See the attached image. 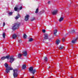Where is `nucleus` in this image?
<instances>
[{"mask_svg": "<svg viewBox=\"0 0 78 78\" xmlns=\"http://www.w3.org/2000/svg\"><path fill=\"white\" fill-rule=\"evenodd\" d=\"M28 71L30 73H31L33 75H34L35 73H37V71H36V69H33V67L31 66L28 69Z\"/></svg>", "mask_w": 78, "mask_h": 78, "instance_id": "f03ea898", "label": "nucleus"}, {"mask_svg": "<svg viewBox=\"0 0 78 78\" xmlns=\"http://www.w3.org/2000/svg\"><path fill=\"white\" fill-rule=\"evenodd\" d=\"M23 78V77H22V78Z\"/></svg>", "mask_w": 78, "mask_h": 78, "instance_id": "58836bf2", "label": "nucleus"}, {"mask_svg": "<svg viewBox=\"0 0 78 78\" xmlns=\"http://www.w3.org/2000/svg\"><path fill=\"white\" fill-rule=\"evenodd\" d=\"M10 56V55H8L6 56H4L3 57H2L1 58V59L2 60H5V59H9V57Z\"/></svg>", "mask_w": 78, "mask_h": 78, "instance_id": "0eeeda50", "label": "nucleus"}, {"mask_svg": "<svg viewBox=\"0 0 78 78\" xmlns=\"http://www.w3.org/2000/svg\"><path fill=\"white\" fill-rule=\"evenodd\" d=\"M44 60L46 63L47 62V61H48V58L46 57H44Z\"/></svg>", "mask_w": 78, "mask_h": 78, "instance_id": "ddd939ff", "label": "nucleus"}, {"mask_svg": "<svg viewBox=\"0 0 78 78\" xmlns=\"http://www.w3.org/2000/svg\"><path fill=\"white\" fill-rule=\"evenodd\" d=\"M16 37H17V35H16V34H14L12 36V39H16Z\"/></svg>", "mask_w": 78, "mask_h": 78, "instance_id": "f8f14e48", "label": "nucleus"}, {"mask_svg": "<svg viewBox=\"0 0 78 78\" xmlns=\"http://www.w3.org/2000/svg\"><path fill=\"white\" fill-rule=\"evenodd\" d=\"M9 15H11L12 14V12H10L9 13Z\"/></svg>", "mask_w": 78, "mask_h": 78, "instance_id": "c85d7f7f", "label": "nucleus"}, {"mask_svg": "<svg viewBox=\"0 0 78 78\" xmlns=\"http://www.w3.org/2000/svg\"><path fill=\"white\" fill-rule=\"evenodd\" d=\"M17 16H16V17L15 18V19L16 20L18 19L20 17V14H17Z\"/></svg>", "mask_w": 78, "mask_h": 78, "instance_id": "4468645a", "label": "nucleus"}, {"mask_svg": "<svg viewBox=\"0 0 78 78\" xmlns=\"http://www.w3.org/2000/svg\"><path fill=\"white\" fill-rule=\"evenodd\" d=\"M22 40L21 39H20L19 40V42L20 43H21V42H22Z\"/></svg>", "mask_w": 78, "mask_h": 78, "instance_id": "c756f323", "label": "nucleus"}, {"mask_svg": "<svg viewBox=\"0 0 78 78\" xmlns=\"http://www.w3.org/2000/svg\"><path fill=\"white\" fill-rule=\"evenodd\" d=\"M64 19V18L62 17H61L59 20V21L61 22Z\"/></svg>", "mask_w": 78, "mask_h": 78, "instance_id": "6ab92c4d", "label": "nucleus"}, {"mask_svg": "<svg viewBox=\"0 0 78 78\" xmlns=\"http://www.w3.org/2000/svg\"><path fill=\"white\" fill-rule=\"evenodd\" d=\"M57 12H58V10H54V11L52 12V13L53 15H56V14H57Z\"/></svg>", "mask_w": 78, "mask_h": 78, "instance_id": "9d476101", "label": "nucleus"}, {"mask_svg": "<svg viewBox=\"0 0 78 78\" xmlns=\"http://www.w3.org/2000/svg\"><path fill=\"white\" fill-rule=\"evenodd\" d=\"M5 66V67L7 68V69L8 68V64H7V63H5L4 65Z\"/></svg>", "mask_w": 78, "mask_h": 78, "instance_id": "aec40b11", "label": "nucleus"}, {"mask_svg": "<svg viewBox=\"0 0 78 78\" xmlns=\"http://www.w3.org/2000/svg\"><path fill=\"white\" fill-rule=\"evenodd\" d=\"M50 66H49V67H48V69H50Z\"/></svg>", "mask_w": 78, "mask_h": 78, "instance_id": "f704fd0d", "label": "nucleus"}, {"mask_svg": "<svg viewBox=\"0 0 78 78\" xmlns=\"http://www.w3.org/2000/svg\"><path fill=\"white\" fill-rule=\"evenodd\" d=\"M23 54H22V55H23L24 56H27V51H23Z\"/></svg>", "mask_w": 78, "mask_h": 78, "instance_id": "9b49d317", "label": "nucleus"}, {"mask_svg": "<svg viewBox=\"0 0 78 78\" xmlns=\"http://www.w3.org/2000/svg\"><path fill=\"white\" fill-rule=\"evenodd\" d=\"M23 7H22V6H21V7H20V10H21V9H22V8H23Z\"/></svg>", "mask_w": 78, "mask_h": 78, "instance_id": "473e14b6", "label": "nucleus"}, {"mask_svg": "<svg viewBox=\"0 0 78 78\" xmlns=\"http://www.w3.org/2000/svg\"><path fill=\"white\" fill-rule=\"evenodd\" d=\"M13 68H11V67H8V68H6V72L7 73H8L9 72L10 70H12Z\"/></svg>", "mask_w": 78, "mask_h": 78, "instance_id": "423d86ee", "label": "nucleus"}, {"mask_svg": "<svg viewBox=\"0 0 78 78\" xmlns=\"http://www.w3.org/2000/svg\"><path fill=\"white\" fill-rule=\"evenodd\" d=\"M14 10L15 11H17V9H18V8L15 7L14 8Z\"/></svg>", "mask_w": 78, "mask_h": 78, "instance_id": "a878e982", "label": "nucleus"}, {"mask_svg": "<svg viewBox=\"0 0 78 78\" xmlns=\"http://www.w3.org/2000/svg\"><path fill=\"white\" fill-rule=\"evenodd\" d=\"M65 39H66V38H62V41H63V42H65Z\"/></svg>", "mask_w": 78, "mask_h": 78, "instance_id": "bb28decb", "label": "nucleus"}, {"mask_svg": "<svg viewBox=\"0 0 78 78\" xmlns=\"http://www.w3.org/2000/svg\"><path fill=\"white\" fill-rule=\"evenodd\" d=\"M2 36L3 37V38H5V36H6V35L5 34V32L3 33V34H2Z\"/></svg>", "mask_w": 78, "mask_h": 78, "instance_id": "412c9836", "label": "nucleus"}, {"mask_svg": "<svg viewBox=\"0 0 78 78\" xmlns=\"http://www.w3.org/2000/svg\"><path fill=\"white\" fill-rule=\"evenodd\" d=\"M10 59V62L12 64L13 62H14V61H15V58H14V56H12L11 57H10L9 58Z\"/></svg>", "mask_w": 78, "mask_h": 78, "instance_id": "39448f33", "label": "nucleus"}, {"mask_svg": "<svg viewBox=\"0 0 78 78\" xmlns=\"http://www.w3.org/2000/svg\"><path fill=\"white\" fill-rule=\"evenodd\" d=\"M58 32V30L57 29H55L54 30L53 34L55 36H57V33Z\"/></svg>", "mask_w": 78, "mask_h": 78, "instance_id": "6e6552de", "label": "nucleus"}, {"mask_svg": "<svg viewBox=\"0 0 78 78\" xmlns=\"http://www.w3.org/2000/svg\"><path fill=\"white\" fill-rule=\"evenodd\" d=\"M23 36V37L24 39H26L27 37V36L26 35V34H24Z\"/></svg>", "mask_w": 78, "mask_h": 78, "instance_id": "4be33fe9", "label": "nucleus"}, {"mask_svg": "<svg viewBox=\"0 0 78 78\" xmlns=\"http://www.w3.org/2000/svg\"><path fill=\"white\" fill-rule=\"evenodd\" d=\"M29 17L30 16H29L28 15H27L25 17V21H27V20H28V19Z\"/></svg>", "mask_w": 78, "mask_h": 78, "instance_id": "1a4fd4ad", "label": "nucleus"}, {"mask_svg": "<svg viewBox=\"0 0 78 78\" xmlns=\"http://www.w3.org/2000/svg\"><path fill=\"white\" fill-rule=\"evenodd\" d=\"M20 23L17 22L15 23L13 27H12V30L14 31L18 29V28L20 27Z\"/></svg>", "mask_w": 78, "mask_h": 78, "instance_id": "f257e3e1", "label": "nucleus"}, {"mask_svg": "<svg viewBox=\"0 0 78 78\" xmlns=\"http://www.w3.org/2000/svg\"><path fill=\"white\" fill-rule=\"evenodd\" d=\"M31 78H34V76H33Z\"/></svg>", "mask_w": 78, "mask_h": 78, "instance_id": "c9c22d12", "label": "nucleus"}, {"mask_svg": "<svg viewBox=\"0 0 78 78\" xmlns=\"http://www.w3.org/2000/svg\"><path fill=\"white\" fill-rule=\"evenodd\" d=\"M60 40H57V41H56V44L57 45H59V44L60 43Z\"/></svg>", "mask_w": 78, "mask_h": 78, "instance_id": "2eb2a0df", "label": "nucleus"}, {"mask_svg": "<svg viewBox=\"0 0 78 78\" xmlns=\"http://www.w3.org/2000/svg\"><path fill=\"white\" fill-rule=\"evenodd\" d=\"M34 40V39H33V38H31L29 39L28 41L31 42H33V41Z\"/></svg>", "mask_w": 78, "mask_h": 78, "instance_id": "dca6fc26", "label": "nucleus"}, {"mask_svg": "<svg viewBox=\"0 0 78 78\" xmlns=\"http://www.w3.org/2000/svg\"><path fill=\"white\" fill-rule=\"evenodd\" d=\"M39 12V9L37 8L35 11V13H38Z\"/></svg>", "mask_w": 78, "mask_h": 78, "instance_id": "393cba45", "label": "nucleus"}, {"mask_svg": "<svg viewBox=\"0 0 78 78\" xmlns=\"http://www.w3.org/2000/svg\"><path fill=\"white\" fill-rule=\"evenodd\" d=\"M22 54H18V58H20L22 57Z\"/></svg>", "mask_w": 78, "mask_h": 78, "instance_id": "a211bd4d", "label": "nucleus"}, {"mask_svg": "<svg viewBox=\"0 0 78 78\" xmlns=\"http://www.w3.org/2000/svg\"><path fill=\"white\" fill-rule=\"evenodd\" d=\"M13 76L14 78H16V77H17V76H18V74L17 73V72H18V69H13Z\"/></svg>", "mask_w": 78, "mask_h": 78, "instance_id": "20e7f679", "label": "nucleus"}, {"mask_svg": "<svg viewBox=\"0 0 78 78\" xmlns=\"http://www.w3.org/2000/svg\"><path fill=\"white\" fill-rule=\"evenodd\" d=\"M48 4H50V1H48Z\"/></svg>", "mask_w": 78, "mask_h": 78, "instance_id": "72a5a7b5", "label": "nucleus"}, {"mask_svg": "<svg viewBox=\"0 0 78 78\" xmlns=\"http://www.w3.org/2000/svg\"><path fill=\"white\" fill-rule=\"evenodd\" d=\"M34 20H35V18L33 17L32 18V19H31V22H33V21H34Z\"/></svg>", "mask_w": 78, "mask_h": 78, "instance_id": "b1692460", "label": "nucleus"}, {"mask_svg": "<svg viewBox=\"0 0 78 78\" xmlns=\"http://www.w3.org/2000/svg\"><path fill=\"white\" fill-rule=\"evenodd\" d=\"M43 33H45V29L43 30Z\"/></svg>", "mask_w": 78, "mask_h": 78, "instance_id": "7c9ffc66", "label": "nucleus"}, {"mask_svg": "<svg viewBox=\"0 0 78 78\" xmlns=\"http://www.w3.org/2000/svg\"><path fill=\"white\" fill-rule=\"evenodd\" d=\"M75 32V30H71V32H70V33H74Z\"/></svg>", "mask_w": 78, "mask_h": 78, "instance_id": "cd10ccee", "label": "nucleus"}, {"mask_svg": "<svg viewBox=\"0 0 78 78\" xmlns=\"http://www.w3.org/2000/svg\"><path fill=\"white\" fill-rule=\"evenodd\" d=\"M44 39L43 40V42L44 43H46V41H47L48 39V41H49V40H48V34H44Z\"/></svg>", "mask_w": 78, "mask_h": 78, "instance_id": "7ed1b4c3", "label": "nucleus"}, {"mask_svg": "<svg viewBox=\"0 0 78 78\" xmlns=\"http://www.w3.org/2000/svg\"><path fill=\"white\" fill-rule=\"evenodd\" d=\"M4 26H5V23L4 22L3 23V27H4Z\"/></svg>", "mask_w": 78, "mask_h": 78, "instance_id": "2f4dec72", "label": "nucleus"}, {"mask_svg": "<svg viewBox=\"0 0 78 78\" xmlns=\"http://www.w3.org/2000/svg\"><path fill=\"white\" fill-rule=\"evenodd\" d=\"M64 48V47L62 46H60L59 48H58L59 50H62Z\"/></svg>", "mask_w": 78, "mask_h": 78, "instance_id": "5701e85b", "label": "nucleus"}, {"mask_svg": "<svg viewBox=\"0 0 78 78\" xmlns=\"http://www.w3.org/2000/svg\"><path fill=\"white\" fill-rule=\"evenodd\" d=\"M26 64H24L22 65V68L23 69H26Z\"/></svg>", "mask_w": 78, "mask_h": 78, "instance_id": "f3484780", "label": "nucleus"}, {"mask_svg": "<svg viewBox=\"0 0 78 78\" xmlns=\"http://www.w3.org/2000/svg\"><path fill=\"white\" fill-rule=\"evenodd\" d=\"M71 78H73V77H71Z\"/></svg>", "mask_w": 78, "mask_h": 78, "instance_id": "e433bc0d", "label": "nucleus"}, {"mask_svg": "<svg viewBox=\"0 0 78 78\" xmlns=\"http://www.w3.org/2000/svg\"><path fill=\"white\" fill-rule=\"evenodd\" d=\"M70 3H72V2H70Z\"/></svg>", "mask_w": 78, "mask_h": 78, "instance_id": "4c0bfd02", "label": "nucleus"}]
</instances>
